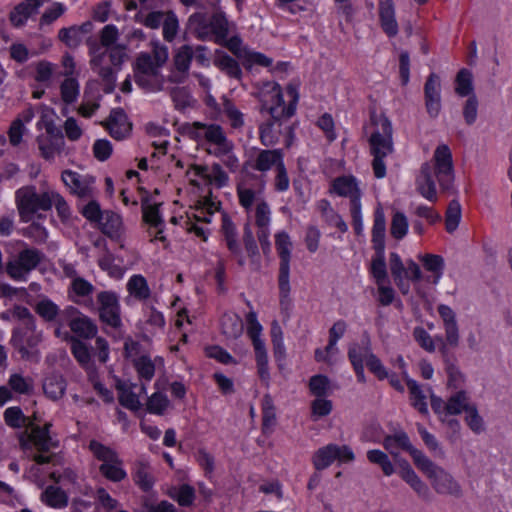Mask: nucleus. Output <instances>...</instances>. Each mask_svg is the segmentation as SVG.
<instances>
[{
    "label": "nucleus",
    "mask_w": 512,
    "mask_h": 512,
    "mask_svg": "<svg viewBox=\"0 0 512 512\" xmlns=\"http://www.w3.org/2000/svg\"><path fill=\"white\" fill-rule=\"evenodd\" d=\"M298 84L289 83L285 88L287 102L279 85H275L270 92L269 99L265 100L262 111L269 113L270 118L259 125V139L263 146L276 145L283 135L284 126L295 114L299 101Z\"/></svg>",
    "instance_id": "1"
},
{
    "label": "nucleus",
    "mask_w": 512,
    "mask_h": 512,
    "mask_svg": "<svg viewBox=\"0 0 512 512\" xmlns=\"http://www.w3.org/2000/svg\"><path fill=\"white\" fill-rule=\"evenodd\" d=\"M436 177L443 191H451L454 187L455 173L451 149L446 144L436 147L432 164L425 162L421 165L416 177V189L418 193L431 202L437 201V190L434 181Z\"/></svg>",
    "instance_id": "2"
},
{
    "label": "nucleus",
    "mask_w": 512,
    "mask_h": 512,
    "mask_svg": "<svg viewBox=\"0 0 512 512\" xmlns=\"http://www.w3.org/2000/svg\"><path fill=\"white\" fill-rule=\"evenodd\" d=\"M187 136L206 148L208 154L221 158L223 164L236 172L240 166L238 157L234 154V143L227 137L224 128L216 123L195 121L185 125Z\"/></svg>",
    "instance_id": "3"
},
{
    "label": "nucleus",
    "mask_w": 512,
    "mask_h": 512,
    "mask_svg": "<svg viewBox=\"0 0 512 512\" xmlns=\"http://www.w3.org/2000/svg\"><path fill=\"white\" fill-rule=\"evenodd\" d=\"M168 48L159 42H152V53L141 52L134 64V80L138 86L148 92L164 89V80L160 69L168 60Z\"/></svg>",
    "instance_id": "4"
},
{
    "label": "nucleus",
    "mask_w": 512,
    "mask_h": 512,
    "mask_svg": "<svg viewBox=\"0 0 512 512\" xmlns=\"http://www.w3.org/2000/svg\"><path fill=\"white\" fill-rule=\"evenodd\" d=\"M119 38L118 28L113 24L105 25L100 31L98 43L96 40L89 39L87 45L91 56V69L99 75L104 82V92L111 93L116 86V71L113 67L105 65L106 52L103 49L117 45Z\"/></svg>",
    "instance_id": "5"
},
{
    "label": "nucleus",
    "mask_w": 512,
    "mask_h": 512,
    "mask_svg": "<svg viewBox=\"0 0 512 512\" xmlns=\"http://www.w3.org/2000/svg\"><path fill=\"white\" fill-rule=\"evenodd\" d=\"M377 130L369 139L371 154L373 155L372 169L377 179L386 176L384 158L393 152V129L387 117L380 116L376 120Z\"/></svg>",
    "instance_id": "6"
},
{
    "label": "nucleus",
    "mask_w": 512,
    "mask_h": 512,
    "mask_svg": "<svg viewBox=\"0 0 512 512\" xmlns=\"http://www.w3.org/2000/svg\"><path fill=\"white\" fill-rule=\"evenodd\" d=\"M51 426V423H46L44 426H33L30 433H25L20 437L22 449L35 448L37 450V453L32 455V459L38 465L52 462L55 455L50 451L59 446V442L50 436Z\"/></svg>",
    "instance_id": "7"
},
{
    "label": "nucleus",
    "mask_w": 512,
    "mask_h": 512,
    "mask_svg": "<svg viewBox=\"0 0 512 512\" xmlns=\"http://www.w3.org/2000/svg\"><path fill=\"white\" fill-rule=\"evenodd\" d=\"M43 341V331L37 329L36 322L29 325H18L12 330L10 344L26 361L38 363L40 351L38 346Z\"/></svg>",
    "instance_id": "8"
},
{
    "label": "nucleus",
    "mask_w": 512,
    "mask_h": 512,
    "mask_svg": "<svg viewBox=\"0 0 512 512\" xmlns=\"http://www.w3.org/2000/svg\"><path fill=\"white\" fill-rule=\"evenodd\" d=\"M93 456L101 462L99 472L111 482H121L127 478L123 460L118 453L97 440H91L88 445Z\"/></svg>",
    "instance_id": "9"
},
{
    "label": "nucleus",
    "mask_w": 512,
    "mask_h": 512,
    "mask_svg": "<svg viewBox=\"0 0 512 512\" xmlns=\"http://www.w3.org/2000/svg\"><path fill=\"white\" fill-rule=\"evenodd\" d=\"M292 245L291 238L286 231H280L275 234V247L280 259L278 284L281 304L288 299L290 294V261Z\"/></svg>",
    "instance_id": "10"
},
{
    "label": "nucleus",
    "mask_w": 512,
    "mask_h": 512,
    "mask_svg": "<svg viewBox=\"0 0 512 512\" xmlns=\"http://www.w3.org/2000/svg\"><path fill=\"white\" fill-rule=\"evenodd\" d=\"M51 194L52 190L39 194L34 186H25L18 189L16 191V204L21 218L26 220L39 210H50Z\"/></svg>",
    "instance_id": "11"
},
{
    "label": "nucleus",
    "mask_w": 512,
    "mask_h": 512,
    "mask_svg": "<svg viewBox=\"0 0 512 512\" xmlns=\"http://www.w3.org/2000/svg\"><path fill=\"white\" fill-rule=\"evenodd\" d=\"M44 254L36 248H24L6 263L7 275L15 281H27L29 274L43 261Z\"/></svg>",
    "instance_id": "12"
},
{
    "label": "nucleus",
    "mask_w": 512,
    "mask_h": 512,
    "mask_svg": "<svg viewBox=\"0 0 512 512\" xmlns=\"http://www.w3.org/2000/svg\"><path fill=\"white\" fill-rule=\"evenodd\" d=\"M355 459L353 450L348 445L328 444L319 448L312 457V463L316 470L328 468L335 460L342 463H350Z\"/></svg>",
    "instance_id": "13"
},
{
    "label": "nucleus",
    "mask_w": 512,
    "mask_h": 512,
    "mask_svg": "<svg viewBox=\"0 0 512 512\" xmlns=\"http://www.w3.org/2000/svg\"><path fill=\"white\" fill-rule=\"evenodd\" d=\"M62 322H66L76 338L91 339L98 332L97 325L87 315L74 306H67L62 310Z\"/></svg>",
    "instance_id": "14"
},
{
    "label": "nucleus",
    "mask_w": 512,
    "mask_h": 512,
    "mask_svg": "<svg viewBox=\"0 0 512 512\" xmlns=\"http://www.w3.org/2000/svg\"><path fill=\"white\" fill-rule=\"evenodd\" d=\"M97 302L100 320L111 328H120L122 320L118 295L113 291H101L97 295Z\"/></svg>",
    "instance_id": "15"
},
{
    "label": "nucleus",
    "mask_w": 512,
    "mask_h": 512,
    "mask_svg": "<svg viewBox=\"0 0 512 512\" xmlns=\"http://www.w3.org/2000/svg\"><path fill=\"white\" fill-rule=\"evenodd\" d=\"M283 163L282 149H258L255 155L245 162V166L265 174L272 168L276 170Z\"/></svg>",
    "instance_id": "16"
},
{
    "label": "nucleus",
    "mask_w": 512,
    "mask_h": 512,
    "mask_svg": "<svg viewBox=\"0 0 512 512\" xmlns=\"http://www.w3.org/2000/svg\"><path fill=\"white\" fill-rule=\"evenodd\" d=\"M62 181L71 193L79 198H93L95 194V178L82 175L71 170H65L61 175Z\"/></svg>",
    "instance_id": "17"
},
{
    "label": "nucleus",
    "mask_w": 512,
    "mask_h": 512,
    "mask_svg": "<svg viewBox=\"0 0 512 512\" xmlns=\"http://www.w3.org/2000/svg\"><path fill=\"white\" fill-rule=\"evenodd\" d=\"M329 192L339 197L349 198L350 206L361 203L363 194L360 181L353 175L336 177L331 183Z\"/></svg>",
    "instance_id": "18"
},
{
    "label": "nucleus",
    "mask_w": 512,
    "mask_h": 512,
    "mask_svg": "<svg viewBox=\"0 0 512 512\" xmlns=\"http://www.w3.org/2000/svg\"><path fill=\"white\" fill-rule=\"evenodd\" d=\"M434 491L439 495L452 496L454 498L463 497V488L455 477L444 468L436 470V473L430 479Z\"/></svg>",
    "instance_id": "19"
},
{
    "label": "nucleus",
    "mask_w": 512,
    "mask_h": 512,
    "mask_svg": "<svg viewBox=\"0 0 512 512\" xmlns=\"http://www.w3.org/2000/svg\"><path fill=\"white\" fill-rule=\"evenodd\" d=\"M221 232L232 257L236 260L240 267H243L246 263V260L243 255L241 245L238 241L237 229L232 220L227 215H223L222 217Z\"/></svg>",
    "instance_id": "20"
},
{
    "label": "nucleus",
    "mask_w": 512,
    "mask_h": 512,
    "mask_svg": "<svg viewBox=\"0 0 512 512\" xmlns=\"http://www.w3.org/2000/svg\"><path fill=\"white\" fill-rule=\"evenodd\" d=\"M440 78L431 73L424 85L425 106L431 117H437L441 110Z\"/></svg>",
    "instance_id": "21"
},
{
    "label": "nucleus",
    "mask_w": 512,
    "mask_h": 512,
    "mask_svg": "<svg viewBox=\"0 0 512 512\" xmlns=\"http://www.w3.org/2000/svg\"><path fill=\"white\" fill-rule=\"evenodd\" d=\"M399 475L403 481H405L414 492L425 501L431 499V492L428 485L416 474L411 465L406 461L400 462Z\"/></svg>",
    "instance_id": "22"
},
{
    "label": "nucleus",
    "mask_w": 512,
    "mask_h": 512,
    "mask_svg": "<svg viewBox=\"0 0 512 512\" xmlns=\"http://www.w3.org/2000/svg\"><path fill=\"white\" fill-rule=\"evenodd\" d=\"M132 479L134 483L143 491H150L155 484L153 469L149 462L137 460L132 468Z\"/></svg>",
    "instance_id": "23"
},
{
    "label": "nucleus",
    "mask_w": 512,
    "mask_h": 512,
    "mask_svg": "<svg viewBox=\"0 0 512 512\" xmlns=\"http://www.w3.org/2000/svg\"><path fill=\"white\" fill-rule=\"evenodd\" d=\"M45 0H24L10 13V21L15 27L23 26L28 18L38 12Z\"/></svg>",
    "instance_id": "24"
},
{
    "label": "nucleus",
    "mask_w": 512,
    "mask_h": 512,
    "mask_svg": "<svg viewBox=\"0 0 512 512\" xmlns=\"http://www.w3.org/2000/svg\"><path fill=\"white\" fill-rule=\"evenodd\" d=\"M109 134L116 140H122L130 134L131 124L123 110H113L107 122Z\"/></svg>",
    "instance_id": "25"
},
{
    "label": "nucleus",
    "mask_w": 512,
    "mask_h": 512,
    "mask_svg": "<svg viewBox=\"0 0 512 512\" xmlns=\"http://www.w3.org/2000/svg\"><path fill=\"white\" fill-rule=\"evenodd\" d=\"M92 29V23L87 21L81 25H73L68 28H61L58 32V38L67 47L75 49L81 42L84 34H87Z\"/></svg>",
    "instance_id": "26"
},
{
    "label": "nucleus",
    "mask_w": 512,
    "mask_h": 512,
    "mask_svg": "<svg viewBox=\"0 0 512 512\" xmlns=\"http://www.w3.org/2000/svg\"><path fill=\"white\" fill-rule=\"evenodd\" d=\"M379 18L383 31L394 37L398 33V23L395 18L393 0H379Z\"/></svg>",
    "instance_id": "27"
},
{
    "label": "nucleus",
    "mask_w": 512,
    "mask_h": 512,
    "mask_svg": "<svg viewBox=\"0 0 512 512\" xmlns=\"http://www.w3.org/2000/svg\"><path fill=\"white\" fill-rule=\"evenodd\" d=\"M97 225L101 232L110 238L119 237L123 231L121 215L112 210H104Z\"/></svg>",
    "instance_id": "28"
},
{
    "label": "nucleus",
    "mask_w": 512,
    "mask_h": 512,
    "mask_svg": "<svg viewBox=\"0 0 512 512\" xmlns=\"http://www.w3.org/2000/svg\"><path fill=\"white\" fill-rule=\"evenodd\" d=\"M192 170L196 176H199L209 183H214L218 188L224 187L228 184V174L223 170L222 166L215 163L211 167V173H208V167L202 165H195Z\"/></svg>",
    "instance_id": "29"
},
{
    "label": "nucleus",
    "mask_w": 512,
    "mask_h": 512,
    "mask_svg": "<svg viewBox=\"0 0 512 512\" xmlns=\"http://www.w3.org/2000/svg\"><path fill=\"white\" fill-rule=\"evenodd\" d=\"M66 387L67 382L63 375L59 373H51L43 381L44 394L53 401H57L64 396Z\"/></svg>",
    "instance_id": "30"
},
{
    "label": "nucleus",
    "mask_w": 512,
    "mask_h": 512,
    "mask_svg": "<svg viewBox=\"0 0 512 512\" xmlns=\"http://www.w3.org/2000/svg\"><path fill=\"white\" fill-rule=\"evenodd\" d=\"M317 210L320 212L323 220L329 225L336 227L340 232L346 233L348 231V225L331 206V203L327 199H321L316 204Z\"/></svg>",
    "instance_id": "31"
},
{
    "label": "nucleus",
    "mask_w": 512,
    "mask_h": 512,
    "mask_svg": "<svg viewBox=\"0 0 512 512\" xmlns=\"http://www.w3.org/2000/svg\"><path fill=\"white\" fill-rule=\"evenodd\" d=\"M70 344L72 355L75 357L80 366L86 370L87 374L95 371L96 367L91 360L88 346L82 340L76 337H71Z\"/></svg>",
    "instance_id": "32"
},
{
    "label": "nucleus",
    "mask_w": 512,
    "mask_h": 512,
    "mask_svg": "<svg viewBox=\"0 0 512 512\" xmlns=\"http://www.w3.org/2000/svg\"><path fill=\"white\" fill-rule=\"evenodd\" d=\"M36 142L41 156L48 161L53 160L57 154H60L65 145L64 137L51 138L39 135Z\"/></svg>",
    "instance_id": "33"
},
{
    "label": "nucleus",
    "mask_w": 512,
    "mask_h": 512,
    "mask_svg": "<svg viewBox=\"0 0 512 512\" xmlns=\"http://www.w3.org/2000/svg\"><path fill=\"white\" fill-rule=\"evenodd\" d=\"M382 445L385 448V450L388 451L393 457L398 456V448L406 452H409L413 446L408 434L402 430L396 432L393 435L385 436Z\"/></svg>",
    "instance_id": "34"
},
{
    "label": "nucleus",
    "mask_w": 512,
    "mask_h": 512,
    "mask_svg": "<svg viewBox=\"0 0 512 512\" xmlns=\"http://www.w3.org/2000/svg\"><path fill=\"white\" fill-rule=\"evenodd\" d=\"M437 311L443 321L444 330L446 336H448L449 342L455 344L459 334L455 312L451 307L445 304H440L437 307Z\"/></svg>",
    "instance_id": "35"
},
{
    "label": "nucleus",
    "mask_w": 512,
    "mask_h": 512,
    "mask_svg": "<svg viewBox=\"0 0 512 512\" xmlns=\"http://www.w3.org/2000/svg\"><path fill=\"white\" fill-rule=\"evenodd\" d=\"M94 291V286L88 280L79 277L71 281L68 287L69 299L76 303H84L85 298L90 297Z\"/></svg>",
    "instance_id": "36"
},
{
    "label": "nucleus",
    "mask_w": 512,
    "mask_h": 512,
    "mask_svg": "<svg viewBox=\"0 0 512 512\" xmlns=\"http://www.w3.org/2000/svg\"><path fill=\"white\" fill-rule=\"evenodd\" d=\"M209 26L212 30L213 40L221 44L229 34V24L226 15L221 10H216L209 19Z\"/></svg>",
    "instance_id": "37"
},
{
    "label": "nucleus",
    "mask_w": 512,
    "mask_h": 512,
    "mask_svg": "<svg viewBox=\"0 0 512 512\" xmlns=\"http://www.w3.org/2000/svg\"><path fill=\"white\" fill-rule=\"evenodd\" d=\"M220 325L223 335L228 339H237L243 333V321L235 313H225L221 317Z\"/></svg>",
    "instance_id": "38"
},
{
    "label": "nucleus",
    "mask_w": 512,
    "mask_h": 512,
    "mask_svg": "<svg viewBox=\"0 0 512 512\" xmlns=\"http://www.w3.org/2000/svg\"><path fill=\"white\" fill-rule=\"evenodd\" d=\"M188 24L195 37L199 40H213L212 30L209 26V20L201 12L192 14L188 19Z\"/></svg>",
    "instance_id": "39"
},
{
    "label": "nucleus",
    "mask_w": 512,
    "mask_h": 512,
    "mask_svg": "<svg viewBox=\"0 0 512 512\" xmlns=\"http://www.w3.org/2000/svg\"><path fill=\"white\" fill-rule=\"evenodd\" d=\"M386 220L382 208L374 212V223L372 227V242L375 250L385 249Z\"/></svg>",
    "instance_id": "40"
},
{
    "label": "nucleus",
    "mask_w": 512,
    "mask_h": 512,
    "mask_svg": "<svg viewBox=\"0 0 512 512\" xmlns=\"http://www.w3.org/2000/svg\"><path fill=\"white\" fill-rule=\"evenodd\" d=\"M214 65L230 78L240 80L242 77L239 63L226 53H218L214 59Z\"/></svg>",
    "instance_id": "41"
},
{
    "label": "nucleus",
    "mask_w": 512,
    "mask_h": 512,
    "mask_svg": "<svg viewBox=\"0 0 512 512\" xmlns=\"http://www.w3.org/2000/svg\"><path fill=\"white\" fill-rule=\"evenodd\" d=\"M129 294L138 301H145L151 295V290L144 276L135 274L131 276L126 285Z\"/></svg>",
    "instance_id": "42"
},
{
    "label": "nucleus",
    "mask_w": 512,
    "mask_h": 512,
    "mask_svg": "<svg viewBox=\"0 0 512 512\" xmlns=\"http://www.w3.org/2000/svg\"><path fill=\"white\" fill-rule=\"evenodd\" d=\"M41 501L46 505L61 509L68 505V497L66 493L60 488L53 485L48 486L41 494Z\"/></svg>",
    "instance_id": "43"
},
{
    "label": "nucleus",
    "mask_w": 512,
    "mask_h": 512,
    "mask_svg": "<svg viewBox=\"0 0 512 512\" xmlns=\"http://www.w3.org/2000/svg\"><path fill=\"white\" fill-rule=\"evenodd\" d=\"M406 383L410 392L411 405L421 414H428L426 395L422 387L418 384L417 381L410 378H407Z\"/></svg>",
    "instance_id": "44"
},
{
    "label": "nucleus",
    "mask_w": 512,
    "mask_h": 512,
    "mask_svg": "<svg viewBox=\"0 0 512 512\" xmlns=\"http://www.w3.org/2000/svg\"><path fill=\"white\" fill-rule=\"evenodd\" d=\"M157 362L163 364V359L157 357L155 360H152L147 355H143L135 359L133 363L140 379L150 381L154 377Z\"/></svg>",
    "instance_id": "45"
},
{
    "label": "nucleus",
    "mask_w": 512,
    "mask_h": 512,
    "mask_svg": "<svg viewBox=\"0 0 512 512\" xmlns=\"http://www.w3.org/2000/svg\"><path fill=\"white\" fill-rule=\"evenodd\" d=\"M408 453L412 457L416 467L421 470L429 480L436 473V470L441 468L432 460H430L421 450L415 448L414 446H412Z\"/></svg>",
    "instance_id": "46"
},
{
    "label": "nucleus",
    "mask_w": 512,
    "mask_h": 512,
    "mask_svg": "<svg viewBox=\"0 0 512 512\" xmlns=\"http://www.w3.org/2000/svg\"><path fill=\"white\" fill-rule=\"evenodd\" d=\"M408 453L412 457L416 467L421 470L429 480L436 473V470L441 468L432 460H430L421 450L415 448L414 446H412Z\"/></svg>",
    "instance_id": "47"
},
{
    "label": "nucleus",
    "mask_w": 512,
    "mask_h": 512,
    "mask_svg": "<svg viewBox=\"0 0 512 512\" xmlns=\"http://www.w3.org/2000/svg\"><path fill=\"white\" fill-rule=\"evenodd\" d=\"M35 312L46 322H55L58 317L62 318L59 306L47 297L37 302Z\"/></svg>",
    "instance_id": "48"
},
{
    "label": "nucleus",
    "mask_w": 512,
    "mask_h": 512,
    "mask_svg": "<svg viewBox=\"0 0 512 512\" xmlns=\"http://www.w3.org/2000/svg\"><path fill=\"white\" fill-rule=\"evenodd\" d=\"M370 273L376 284L389 281L384 250H375V256L371 261Z\"/></svg>",
    "instance_id": "49"
},
{
    "label": "nucleus",
    "mask_w": 512,
    "mask_h": 512,
    "mask_svg": "<svg viewBox=\"0 0 512 512\" xmlns=\"http://www.w3.org/2000/svg\"><path fill=\"white\" fill-rule=\"evenodd\" d=\"M473 404L469 403L467 393L463 390L456 392L454 395L449 397L445 403V409L448 411V416L461 414L463 411H467Z\"/></svg>",
    "instance_id": "50"
},
{
    "label": "nucleus",
    "mask_w": 512,
    "mask_h": 512,
    "mask_svg": "<svg viewBox=\"0 0 512 512\" xmlns=\"http://www.w3.org/2000/svg\"><path fill=\"white\" fill-rule=\"evenodd\" d=\"M422 262L425 270L434 274L433 283L437 284L443 275L444 270V259L440 255L436 254H424L418 256Z\"/></svg>",
    "instance_id": "51"
},
{
    "label": "nucleus",
    "mask_w": 512,
    "mask_h": 512,
    "mask_svg": "<svg viewBox=\"0 0 512 512\" xmlns=\"http://www.w3.org/2000/svg\"><path fill=\"white\" fill-rule=\"evenodd\" d=\"M60 94L62 101L67 104H73L77 101L80 94V85L76 78L67 77L60 84Z\"/></svg>",
    "instance_id": "52"
},
{
    "label": "nucleus",
    "mask_w": 512,
    "mask_h": 512,
    "mask_svg": "<svg viewBox=\"0 0 512 512\" xmlns=\"http://www.w3.org/2000/svg\"><path fill=\"white\" fill-rule=\"evenodd\" d=\"M8 385L12 391L22 395H30L34 390L33 379L31 377H24L19 373L10 375Z\"/></svg>",
    "instance_id": "53"
},
{
    "label": "nucleus",
    "mask_w": 512,
    "mask_h": 512,
    "mask_svg": "<svg viewBox=\"0 0 512 512\" xmlns=\"http://www.w3.org/2000/svg\"><path fill=\"white\" fill-rule=\"evenodd\" d=\"M159 206L160 204L157 203H149L147 198L142 201L141 208L143 220L151 227H160L164 225V220L160 214Z\"/></svg>",
    "instance_id": "54"
},
{
    "label": "nucleus",
    "mask_w": 512,
    "mask_h": 512,
    "mask_svg": "<svg viewBox=\"0 0 512 512\" xmlns=\"http://www.w3.org/2000/svg\"><path fill=\"white\" fill-rule=\"evenodd\" d=\"M255 351V359L257 364L258 375L262 381L268 382L270 379L268 355L265 343L257 342L253 345Z\"/></svg>",
    "instance_id": "55"
},
{
    "label": "nucleus",
    "mask_w": 512,
    "mask_h": 512,
    "mask_svg": "<svg viewBox=\"0 0 512 512\" xmlns=\"http://www.w3.org/2000/svg\"><path fill=\"white\" fill-rule=\"evenodd\" d=\"M223 113L227 117L233 129H241L244 126V115L236 105L228 98H223Z\"/></svg>",
    "instance_id": "56"
},
{
    "label": "nucleus",
    "mask_w": 512,
    "mask_h": 512,
    "mask_svg": "<svg viewBox=\"0 0 512 512\" xmlns=\"http://www.w3.org/2000/svg\"><path fill=\"white\" fill-rule=\"evenodd\" d=\"M171 99L178 110H184L192 107L195 100L193 99L190 91L186 87H173L169 90Z\"/></svg>",
    "instance_id": "57"
},
{
    "label": "nucleus",
    "mask_w": 512,
    "mask_h": 512,
    "mask_svg": "<svg viewBox=\"0 0 512 512\" xmlns=\"http://www.w3.org/2000/svg\"><path fill=\"white\" fill-rule=\"evenodd\" d=\"M193 56L194 50L192 46L188 44L182 45L173 57V67L189 72Z\"/></svg>",
    "instance_id": "58"
},
{
    "label": "nucleus",
    "mask_w": 512,
    "mask_h": 512,
    "mask_svg": "<svg viewBox=\"0 0 512 512\" xmlns=\"http://www.w3.org/2000/svg\"><path fill=\"white\" fill-rule=\"evenodd\" d=\"M461 220V205L458 200L450 201L446 214H445V226L448 233L454 232Z\"/></svg>",
    "instance_id": "59"
},
{
    "label": "nucleus",
    "mask_w": 512,
    "mask_h": 512,
    "mask_svg": "<svg viewBox=\"0 0 512 512\" xmlns=\"http://www.w3.org/2000/svg\"><path fill=\"white\" fill-rule=\"evenodd\" d=\"M170 405L168 397L161 393H153L147 400L146 409L149 413L163 415Z\"/></svg>",
    "instance_id": "60"
},
{
    "label": "nucleus",
    "mask_w": 512,
    "mask_h": 512,
    "mask_svg": "<svg viewBox=\"0 0 512 512\" xmlns=\"http://www.w3.org/2000/svg\"><path fill=\"white\" fill-rule=\"evenodd\" d=\"M5 424L11 428L18 429L26 425L27 417L18 406L8 407L3 414Z\"/></svg>",
    "instance_id": "61"
},
{
    "label": "nucleus",
    "mask_w": 512,
    "mask_h": 512,
    "mask_svg": "<svg viewBox=\"0 0 512 512\" xmlns=\"http://www.w3.org/2000/svg\"><path fill=\"white\" fill-rule=\"evenodd\" d=\"M455 91L461 97L469 96L472 93V73L469 70L463 68L458 72Z\"/></svg>",
    "instance_id": "62"
},
{
    "label": "nucleus",
    "mask_w": 512,
    "mask_h": 512,
    "mask_svg": "<svg viewBox=\"0 0 512 512\" xmlns=\"http://www.w3.org/2000/svg\"><path fill=\"white\" fill-rule=\"evenodd\" d=\"M309 389L315 397H326L330 390V381L325 375H314L309 380Z\"/></svg>",
    "instance_id": "63"
},
{
    "label": "nucleus",
    "mask_w": 512,
    "mask_h": 512,
    "mask_svg": "<svg viewBox=\"0 0 512 512\" xmlns=\"http://www.w3.org/2000/svg\"><path fill=\"white\" fill-rule=\"evenodd\" d=\"M55 71V65L49 61L41 60L35 64V81L48 86Z\"/></svg>",
    "instance_id": "64"
}]
</instances>
